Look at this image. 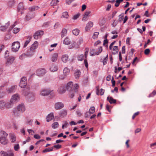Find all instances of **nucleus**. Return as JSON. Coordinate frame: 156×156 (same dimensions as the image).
<instances>
[{
    "label": "nucleus",
    "mask_w": 156,
    "mask_h": 156,
    "mask_svg": "<svg viewBox=\"0 0 156 156\" xmlns=\"http://www.w3.org/2000/svg\"><path fill=\"white\" fill-rule=\"evenodd\" d=\"M20 47V44L19 42H14L12 44V51L16 52L18 51Z\"/></svg>",
    "instance_id": "f257e3e1"
},
{
    "label": "nucleus",
    "mask_w": 156,
    "mask_h": 156,
    "mask_svg": "<svg viewBox=\"0 0 156 156\" xmlns=\"http://www.w3.org/2000/svg\"><path fill=\"white\" fill-rule=\"evenodd\" d=\"M70 72V70L67 67L64 68L63 71V74L59 76V78L62 80H63L66 78Z\"/></svg>",
    "instance_id": "f03ea898"
},
{
    "label": "nucleus",
    "mask_w": 156,
    "mask_h": 156,
    "mask_svg": "<svg viewBox=\"0 0 156 156\" xmlns=\"http://www.w3.org/2000/svg\"><path fill=\"white\" fill-rule=\"evenodd\" d=\"M27 79L25 77H23L20 80V86L21 88L25 87L27 85Z\"/></svg>",
    "instance_id": "7ed1b4c3"
},
{
    "label": "nucleus",
    "mask_w": 156,
    "mask_h": 156,
    "mask_svg": "<svg viewBox=\"0 0 156 156\" xmlns=\"http://www.w3.org/2000/svg\"><path fill=\"white\" fill-rule=\"evenodd\" d=\"M51 91L48 89H43L41 90L40 94L42 96H48L51 93Z\"/></svg>",
    "instance_id": "20e7f679"
},
{
    "label": "nucleus",
    "mask_w": 156,
    "mask_h": 156,
    "mask_svg": "<svg viewBox=\"0 0 156 156\" xmlns=\"http://www.w3.org/2000/svg\"><path fill=\"white\" fill-rule=\"evenodd\" d=\"M5 106L8 108H10L11 107V105H10L9 103H5L3 101H0V109H4Z\"/></svg>",
    "instance_id": "39448f33"
},
{
    "label": "nucleus",
    "mask_w": 156,
    "mask_h": 156,
    "mask_svg": "<svg viewBox=\"0 0 156 156\" xmlns=\"http://www.w3.org/2000/svg\"><path fill=\"white\" fill-rule=\"evenodd\" d=\"M19 98V95L18 94H16L13 95L12 97L10 100V103H9L10 105H11V107L12 105L15 103L16 101Z\"/></svg>",
    "instance_id": "423d86ee"
},
{
    "label": "nucleus",
    "mask_w": 156,
    "mask_h": 156,
    "mask_svg": "<svg viewBox=\"0 0 156 156\" xmlns=\"http://www.w3.org/2000/svg\"><path fill=\"white\" fill-rule=\"evenodd\" d=\"M15 60V57L13 56H11L7 59V61L6 62V65L7 66H9L11 65L13 62Z\"/></svg>",
    "instance_id": "0eeeda50"
},
{
    "label": "nucleus",
    "mask_w": 156,
    "mask_h": 156,
    "mask_svg": "<svg viewBox=\"0 0 156 156\" xmlns=\"http://www.w3.org/2000/svg\"><path fill=\"white\" fill-rule=\"evenodd\" d=\"M44 34V32L42 30H39L35 33L34 35V38L35 39H37L41 35Z\"/></svg>",
    "instance_id": "6e6552de"
},
{
    "label": "nucleus",
    "mask_w": 156,
    "mask_h": 156,
    "mask_svg": "<svg viewBox=\"0 0 156 156\" xmlns=\"http://www.w3.org/2000/svg\"><path fill=\"white\" fill-rule=\"evenodd\" d=\"M2 156H14V154L12 151H9L7 152H5L4 151H2Z\"/></svg>",
    "instance_id": "1a4fd4ad"
},
{
    "label": "nucleus",
    "mask_w": 156,
    "mask_h": 156,
    "mask_svg": "<svg viewBox=\"0 0 156 156\" xmlns=\"http://www.w3.org/2000/svg\"><path fill=\"white\" fill-rule=\"evenodd\" d=\"M64 107V104L61 102H57L55 104V108L56 110L61 109Z\"/></svg>",
    "instance_id": "9d476101"
},
{
    "label": "nucleus",
    "mask_w": 156,
    "mask_h": 156,
    "mask_svg": "<svg viewBox=\"0 0 156 156\" xmlns=\"http://www.w3.org/2000/svg\"><path fill=\"white\" fill-rule=\"evenodd\" d=\"M46 72V70L44 69H39L36 71V74L37 75L41 76L44 75Z\"/></svg>",
    "instance_id": "9b49d317"
},
{
    "label": "nucleus",
    "mask_w": 156,
    "mask_h": 156,
    "mask_svg": "<svg viewBox=\"0 0 156 156\" xmlns=\"http://www.w3.org/2000/svg\"><path fill=\"white\" fill-rule=\"evenodd\" d=\"M66 89L69 91H72L73 90V83L72 81L68 82L66 86Z\"/></svg>",
    "instance_id": "f8f14e48"
},
{
    "label": "nucleus",
    "mask_w": 156,
    "mask_h": 156,
    "mask_svg": "<svg viewBox=\"0 0 156 156\" xmlns=\"http://www.w3.org/2000/svg\"><path fill=\"white\" fill-rule=\"evenodd\" d=\"M17 108L18 111L22 113L24 112L26 110L25 106L23 104H21L17 106Z\"/></svg>",
    "instance_id": "ddd939ff"
},
{
    "label": "nucleus",
    "mask_w": 156,
    "mask_h": 156,
    "mask_svg": "<svg viewBox=\"0 0 156 156\" xmlns=\"http://www.w3.org/2000/svg\"><path fill=\"white\" fill-rule=\"evenodd\" d=\"M93 23L91 21L89 22L87 24L85 28L86 31H87L89 30L90 29L93 27Z\"/></svg>",
    "instance_id": "4468645a"
},
{
    "label": "nucleus",
    "mask_w": 156,
    "mask_h": 156,
    "mask_svg": "<svg viewBox=\"0 0 156 156\" xmlns=\"http://www.w3.org/2000/svg\"><path fill=\"white\" fill-rule=\"evenodd\" d=\"M8 140L7 137L0 136V142L3 145H5L7 144Z\"/></svg>",
    "instance_id": "2eb2a0df"
},
{
    "label": "nucleus",
    "mask_w": 156,
    "mask_h": 156,
    "mask_svg": "<svg viewBox=\"0 0 156 156\" xmlns=\"http://www.w3.org/2000/svg\"><path fill=\"white\" fill-rule=\"evenodd\" d=\"M90 11H86L85 12L83 16L82 19V20L83 21H86L88 20V17L89 15L90 14Z\"/></svg>",
    "instance_id": "dca6fc26"
},
{
    "label": "nucleus",
    "mask_w": 156,
    "mask_h": 156,
    "mask_svg": "<svg viewBox=\"0 0 156 156\" xmlns=\"http://www.w3.org/2000/svg\"><path fill=\"white\" fill-rule=\"evenodd\" d=\"M9 136L10 138V141L12 143H14L16 140V137L14 133H10Z\"/></svg>",
    "instance_id": "f3484780"
},
{
    "label": "nucleus",
    "mask_w": 156,
    "mask_h": 156,
    "mask_svg": "<svg viewBox=\"0 0 156 156\" xmlns=\"http://www.w3.org/2000/svg\"><path fill=\"white\" fill-rule=\"evenodd\" d=\"M38 46V43L37 41H35L32 44L30 48V51H34L36 49Z\"/></svg>",
    "instance_id": "a211bd4d"
},
{
    "label": "nucleus",
    "mask_w": 156,
    "mask_h": 156,
    "mask_svg": "<svg viewBox=\"0 0 156 156\" xmlns=\"http://www.w3.org/2000/svg\"><path fill=\"white\" fill-rule=\"evenodd\" d=\"M54 117V114L53 112H51L48 114L47 116L46 119L47 122H49L52 120Z\"/></svg>",
    "instance_id": "6ab92c4d"
},
{
    "label": "nucleus",
    "mask_w": 156,
    "mask_h": 156,
    "mask_svg": "<svg viewBox=\"0 0 156 156\" xmlns=\"http://www.w3.org/2000/svg\"><path fill=\"white\" fill-rule=\"evenodd\" d=\"M67 115V111L64 110L60 111L59 113V116L60 117L62 118L66 116Z\"/></svg>",
    "instance_id": "aec40b11"
},
{
    "label": "nucleus",
    "mask_w": 156,
    "mask_h": 156,
    "mask_svg": "<svg viewBox=\"0 0 156 156\" xmlns=\"http://www.w3.org/2000/svg\"><path fill=\"white\" fill-rule=\"evenodd\" d=\"M102 50V48L101 47L98 48V51L95 52L93 54H92V51H94V49H92L90 51H91V54L92 55H98L100 54V53H101Z\"/></svg>",
    "instance_id": "412c9836"
},
{
    "label": "nucleus",
    "mask_w": 156,
    "mask_h": 156,
    "mask_svg": "<svg viewBox=\"0 0 156 156\" xmlns=\"http://www.w3.org/2000/svg\"><path fill=\"white\" fill-rule=\"evenodd\" d=\"M66 91V86H61L58 89V92L60 94H63Z\"/></svg>",
    "instance_id": "4be33fe9"
},
{
    "label": "nucleus",
    "mask_w": 156,
    "mask_h": 156,
    "mask_svg": "<svg viewBox=\"0 0 156 156\" xmlns=\"http://www.w3.org/2000/svg\"><path fill=\"white\" fill-rule=\"evenodd\" d=\"M68 56L67 55H63L62 57V60L63 62L66 63L69 60Z\"/></svg>",
    "instance_id": "5701e85b"
},
{
    "label": "nucleus",
    "mask_w": 156,
    "mask_h": 156,
    "mask_svg": "<svg viewBox=\"0 0 156 156\" xmlns=\"http://www.w3.org/2000/svg\"><path fill=\"white\" fill-rule=\"evenodd\" d=\"M58 54L55 53L54 54L51 58V60L53 62H55L57 60L58 57Z\"/></svg>",
    "instance_id": "b1692460"
},
{
    "label": "nucleus",
    "mask_w": 156,
    "mask_h": 156,
    "mask_svg": "<svg viewBox=\"0 0 156 156\" xmlns=\"http://www.w3.org/2000/svg\"><path fill=\"white\" fill-rule=\"evenodd\" d=\"M107 100L111 104H115L116 102V100L114 99L112 97H108L107 98Z\"/></svg>",
    "instance_id": "393cba45"
},
{
    "label": "nucleus",
    "mask_w": 156,
    "mask_h": 156,
    "mask_svg": "<svg viewBox=\"0 0 156 156\" xmlns=\"http://www.w3.org/2000/svg\"><path fill=\"white\" fill-rule=\"evenodd\" d=\"M10 22H8L7 23L5 24V25L2 26L0 28L1 31H5L9 26L10 25Z\"/></svg>",
    "instance_id": "a878e982"
},
{
    "label": "nucleus",
    "mask_w": 156,
    "mask_h": 156,
    "mask_svg": "<svg viewBox=\"0 0 156 156\" xmlns=\"http://www.w3.org/2000/svg\"><path fill=\"white\" fill-rule=\"evenodd\" d=\"M119 51V48L117 46H115L113 47V48L112 50V53L115 55L117 54Z\"/></svg>",
    "instance_id": "bb28decb"
},
{
    "label": "nucleus",
    "mask_w": 156,
    "mask_h": 156,
    "mask_svg": "<svg viewBox=\"0 0 156 156\" xmlns=\"http://www.w3.org/2000/svg\"><path fill=\"white\" fill-rule=\"evenodd\" d=\"M16 86H12L8 90V93H12L14 92L16 88Z\"/></svg>",
    "instance_id": "cd10ccee"
},
{
    "label": "nucleus",
    "mask_w": 156,
    "mask_h": 156,
    "mask_svg": "<svg viewBox=\"0 0 156 156\" xmlns=\"http://www.w3.org/2000/svg\"><path fill=\"white\" fill-rule=\"evenodd\" d=\"M24 8V6L23 5V2H20L18 5L17 10L18 11H20L21 10H23Z\"/></svg>",
    "instance_id": "c85d7f7f"
},
{
    "label": "nucleus",
    "mask_w": 156,
    "mask_h": 156,
    "mask_svg": "<svg viewBox=\"0 0 156 156\" xmlns=\"http://www.w3.org/2000/svg\"><path fill=\"white\" fill-rule=\"evenodd\" d=\"M39 7L37 6H33L29 7L28 9L30 11H34L38 10Z\"/></svg>",
    "instance_id": "c756f323"
},
{
    "label": "nucleus",
    "mask_w": 156,
    "mask_h": 156,
    "mask_svg": "<svg viewBox=\"0 0 156 156\" xmlns=\"http://www.w3.org/2000/svg\"><path fill=\"white\" fill-rule=\"evenodd\" d=\"M104 92L105 90L102 88L101 89L100 91L98 89H97L96 93L98 95H102L104 94Z\"/></svg>",
    "instance_id": "7c9ffc66"
},
{
    "label": "nucleus",
    "mask_w": 156,
    "mask_h": 156,
    "mask_svg": "<svg viewBox=\"0 0 156 156\" xmlns=\"http://www.w3.org/2000/svg\"><path fill=\"white\" fill-rule=\"evenodd\" d=\"M31 38H32V37L31 36H28L27 37V39L28 40H27L25 41V42L24 44V46H23L24 48H25L26 47H27V45L29 43V42L30 41Z\"/></svg>",
    "instance_id": "2f4dec72"
},
{
    "label": "nucleus",
    "mask_w": 156,
    "mask_h": 156,
    "mask_svg": "<svg viewBox=\"0 0 156 156\" xmlns=\"http://www.w3.org/2000/svg\"><path fill=\"white\" fill-rule=\"evenodd\" d=\"M67 31V30L65 28H63L62 29L61 33L62 37H63L66 35Z\"/></svg>",
    "instance_id": "473e14b6"
},
{
    "label": "nucleus",
    "mask_w": 156,
    "mask_h": 156,
    "mask_svg": "<svg viewBox=\"0 0 156 156\" xmlns=\"http://www.w3.org/2000/svg\"><path fill=\"white\" fill-rule=\"evenodd\" d=\"M53 149V147H51V148H46L42 151L43 153H46L48 152L52 151Z\"/></svg>",
    "instance_id": "72a5a7b5"
},
{
    "label": "nucleus",
    "mask_w": 156,
    "mask_h": 156,
    "mask_svg": "<svg viewBox=\"0 0 156 156\" xmlns=\"http://www.w3.org/2000/svg\"><path fill=\"white\" fill-rule=\"evenodd\" d=\"M63 43L66 45H69L70 43V41L69 38L66 37L64 40L63 41Z\"/></svg>",
    "instance_id": "f704fd0d"
},
{
    "label": "nucleus",
    "mask_w": 156,
    "mask_h": 156,
    "mask_svg": "<svg viewBox=\"0 0 156 156\" xmlns=\"http://www.w3.org/2000/svg\"><path fill=\"white\" fill-rule=\"evenodd\" d=\"M0 136L7 137L8 134L5 131L1 130L0 132Z\"/></svg>",
    "instance_id": "c9c22d12"
},
{
    "label": "nucleus",
    "mask_w": 156,
    "mask_h": 156,
    "mask_svg": "<svg viewBox=\"0 0 156 156\" xmlns=\"http://www.w3.org/2000/svg\"><path fill=\"white\" fill-rule=\"evenodd\" d=\"M80 32V30L78 29H75L73 30L72 31L73 34L76 36L78 35Z\"/></svg>",
    "instance_id": "e433bc0d"
},
{
    "label": "nucleus",
    "mask_w": 156,
    "mask_h": 156,
    "mask_svg": "<svg viewBox=\"0 0 156 156\" xmlns=\"http://www.w3.org/2000/svg\"><path fill=\"white\" fill-rule=\"evenodd\" d=\"M57 66L55 65L52 66L50 68V70L52 72H55L57 70Z\"/></svg>",
    "instance_id": "4c0bfd02"
},
{
    "label": "nucleus",
    "mask_w": 156,
    "mask_h": 156,
    "mask_svg": "<svg viewBox=\"0 0 156 156\" xmlns=\"http://www.w3.org/2000/svg\"><path fill=\"white\" fill-rule=\"evenodd\" d=\"M106 23V20L104 18H103L99 21V24L101 26H103Z\"/></svg>",
    "instance_id": "58836bf2"
},
{
    "label": "nucleus",
    "mask_w": 156,
    "mask_h": 156,
    "mask_svg": "<svg viewBox=\"0 0 156 156\" xmlns=\"http://www.w3.org/2000/svg\"><path fill=\"white\" fill-rule=\"evenodd\" d=\"M29 89L27 88L23 90V94L25 96H27L29 94Z\"/></svg>",
    "instance_id": "ea45409f"
},
{
    "label": "nucleus",
    "mask_w": 156,
    "mask_h": 156,
    "mask_svg": "<svg viewBox=\"0 0 156 156\" xmlns=\"http://www.w3.org/2000/svg\"><path fill=\"white\" fill-rule=\"evenodd\" d=\"M59 2L58 0H52L50 3L51 5L55 6Z\"/></svg>",
    "instance_id": "a19ab883"
},
{
    "label": "nucleus",
    "mask_w": 156,
    "mask_h": 156,
    "mask_svg": "<svg viewBox=\"0 0 156 156\" xmlns=\"http://www.w3.org/2000/svg\"><path fill=\"white\" fill-rule=\"evenodd\" d=\"M80 72L79 70H77V72H76L75 73V76L76 78H78L80 77Z\"/></svg>",
    "instance_id": "79ce46f5"
},
{
    "label": "nucleus",
    "mask_w": 156,
    "mask_h": 156,
    "mask_svg": "<svg viewBox=\"0 0 156 156\" xmlns=\"http://www.w3.org/2000/svg\"><path fill=\"white\" fill-rule=\"evenodd\" d=\"M50 23L49 21L45 22L43 24L42 27H44L47 28L49 26Z\"/></svg>",
    "instance_id": "37998d69"
},
{
    "label": "nucleus",
    "mask_w": 156,
    "mask_h": 156,
    "mask_svg": "<svg viewBox=\"0 0 156 156\" xmlns=\"http://www.w3.org/2000/svg\"><path fill=\"white\" fill-rule=\"evenodd\" d=\"M155 95H156V90H154L152 93L149 94L148 95V97L150 98L153 97Z\"/></svg>",
    "instance_id": "c03bdc74"
},
{
    "label": "nucleus",
    "mask_w": 156,
    "mask_h": 156,
    "mask_svg": "<svg viewBox=\"0 0 156 156\" xmlns=\"http://www.w3.org/2000/svg\"><path fill=\"white\" fill-rule=\"evenodd\" d=\"M62 16L65 18H68L69 16L68 13L67 12H63L62 13Z\"/></svg>",
    "instance_id": "a18cd8bd"
},
{
    "label": "nucleus",
    "mask_w": 156,
    "mask_h": 156,
    "mask_svg": "<svg viewBox=\"0 0 156 156\" xmlns=\"http://www.w3.org/2000/svg\"><path fill=\"white\" fill-rule=\"evenodd\" d=\"M14 149L16 151H17L20 149V147L19 144H16L14 146Z\"/></svg>",
    "instance_id": "49530a36"
},
{
    "label": "nucleus",
    "mask_w": 156,
    "mask_h": 156,
    "mask_svg": "<svg viewBox=\"0 0 156 156\" xmlns=\"http://www.w3.org/2000/svg\"><path fill=\"white\" fill-rule=\"evenodd\" d=\"M123 16H124V13H122V14H120L119 16V18L118 19V21L120 23L122 22L123 19Z\"/></svg>",
    "instance_id": "de8ad7c7"
},
{
    "label": "nucleus",
    "mask_w": 156,
    "mask_h": 156,
    "mask_svg": "<svg viewBox=\"0 0 156 156\" xmlns=\"http://www.w3.org/2000/svg\"><path fill=\"white\" fill-rule=\"evenodd\" d=\"M123 0H116V3L115 5V6L116 7H117L119 6V5L120 3L122 2L123 1Z\"/></svg>",
    "instance_id": "09e8293b"
},
{
    "label": "nucleus",
    "mask_w": 156,
    "mask_h": 156,
    "mask_svg": "<svg viewBox=\"0 0 156 156\" xmlns=\"http://www.w3.org/2000/svg\"><path fill=\"white\" fill-rule=\"evenodd\" d=\"M108 55H107L106 57L105 58H104L103 61V65H105L107 63V62L108 60Z\"/></svg>",
    "instance_id": "8fccbe9b"
},
{
    "label": "nucleus",
    "mask_w": 156,
    "mask_h": 156,
    "mask_svg": "<svg viewBox=\"0 0 156 156\" xmlns=\"http://www.w3.org/2000/svg\"><path fill=\"white\" fill-rule=\"evenodd\" d=\"M83 55L82 54L79 55L77 57V59L79 61H82L83 59Z\"/></svg>",
    "instance_id": "3c124183"
},
{
    "label": "nucleus",
    "mask_w": 156,
    "mask_h": 156,
    "mask_svg": "<svg viewBox=\"0 0 156 156\" xmlns=\"http://www.w3.org/2000/svg\"><path fill=\"white\" fill-rule=\"evenodd\" d=\"M34 51H30H30H29L27 53V55L29 57L32 56L34 54Z\"/></svg>",
    "instance_id": "603ef678"
},
{
    "label": "nucleus",
    "mask_w": 156,
    "mask_h": 156,
    "mask_svg": "<svg viewBox=\"0 0 156 156\" xmlns=\"http://www.w3.org/2000/svg\"><path fill=\"white\" fill-rule=\"evenodd\" d=\"M89 112L91 114H92L94 113L95 112V108L93 106L91 107L90 110Z\"/></svg>",
    "instance_id": "864d4df0"
},
{
    "label": "nucleus",
    "mask_w": 156,
    "mask_h": 156,
    "mask_svg": "<svg viewBox=\"0 0 156 156\" xmlns=\"http://www.w3.org/2000/svg\"><path fill=\"white\" fill-rule=\"evenodd\" d=\"M20 30L19 28H15L13 29V32L14 34H16L20 31Z\"/></svg>",
    "instance_id": "5fc2aeb1"
},
{
    "label": "nucleus",
    "mask_w": 156,
    "mask_h": 156,
    "mask_svg": "<svg viewBox=\"0 0 156 156\" xmlns=\"http://www.w3.org/2000/svg\"><path fill=\"white\" fill-rule=\"evenodd\" d=\"M98 32H95L94 33L93 35V38L94 39H96L98 37V36L99 34Z\"/></svg>",
    "instance_id": "6e6d98bb"
},
{
    "label": "nucleus",
    "mask_w": 156,
    "mask_h": 156,
    "mask_svg": "<svg viewBox=\"0 0 156 156\" xmlns=\"http://www.w3.org/2000/svg\"><path fill=\"white\" fill-rule=\"evenodd\" d=\"M33 120L32 119H27V123L29 124V126H31L32 124Z\"/></svg>",
    "instance_id": "4d7b16f0"
},
{
    "label": "nucleus",
    "mask_w": 156,
    "mask_h": 156,
    "mask_svg": "<svg viewBox=\"0 0 156 156\" xmlns=\"http://www.w3.org/2000/svg\"><path fill=\"white\" fill-rule=\"evenodd\" d=\"M53 147V148H55L57 149H59L62 148V145L60 144H58L56 145H54Z\"/></svg>",
    "instance_id": "13d9d810"
},
{
    "label": "nucleus",
    "mask_w": 156,
    "mask_h": 156,
    "mask_svg": "<svg viewBox=\"0 0 156 156\" xmlns=\"http://www.w3.org/2000/svg\"><path fill=\"white\" fill-rule=\"evenodd\" d=\"M73 90H74L76 92L77 91V90L78 89L79 86L77 84H75V85L74 86H73Z\"/></svg>",
    "instance_id": "bf43d9fd"
},
{
    "label": "nucleus",
    "mask_w": 156,
    "mask_h": 156,
    "mask_svg": "<svg viewBox=\"0 0 156 156\" xmlns=\"http://www.w3.org/2000/svg\"><path fill=\"white\" fill-rule=\"evenodd\" d=\"M118 23L117 21L115 20L114 21L113 23L112 24V27H115Z\"/></svg>",
    "instance_id": "052dcab7"
},
{
    "label": "nucleus",
    "mask_w": 156,
    "mask_h": 156,
    "mask_svg": "<svg viewBox=\"0 0 156 156\" xmlns=\"http://www.w3.org/2000/svg\"><path fill=\"white\" fill-rule=\"evenodd\" d=\"M150 50L149 49H148V48L146 49L144 51V54L146 55H148L149 54V53H150Z\"/></svg>",
    "instance_id": "680f3d73"
},
{
    "label": "nucleus",
    "mask_w": 156,
    "mask_h": 156,
    "mask_svg": "<svg viewBox=\"0 0 156 156\" xmlns=\"http://www.w3.org/2000/svg\"><path fill=\"white\" fill-rule=\"evenodd\" d=\"M139 112H137L135 113L133 115L132 117V119H134L136 116H137L139 115Z\"/></svg>",
    "instance_id": "e2e57ef3"
},
{
    "label": "nucleus",
    "mask_w": 156,
    "mask_h": 156,
    "mask_svg": "<svg viewBox=\"0 0 156 156\" xmlns=\"http://www.w3.org/2000/svg\"><path fill=\"white\" fill-rule=\"evenodd\" d=\"M59 126L58 123V122H54L52 124V127H58Z\"/></svg>",
    "instance_id": "0e129e2a"
},
{
    "label": "nucleus",
    "mask_w": 156,
    "mask_h": 156,
    "mask_svg": "<svg viewBox=\"0 0 156 156\" xmlns=\"http://www.w3.org/2000/svg\"><path fill=\"white\" fill-rule=\"evenodd\" d=\"M91 114L90 112H87L85 115V117L87 118Z\"/></svg>",
    "instance_id": "69168bd1"
},
{
    "label": "nucleus",
    "mask_w": 156,
    "mask_h": 156,
    "mask_svg": "<svg viewBox=\"0 0 156 156\" xmlns=\"http://www.w3.org/2000/svg\"><path fill=\"white\" fill-rule=\"evenodd\" d=\"M34 137L37 139H39L41 138L40 136L38 134H35L34 135Z\"/></svg>",
    "instance_id": "338daca9"
},
{
    "label": "nucleus",
    "mask_w": 156,
    "mask_h": 156,
    "mask_svg": "<svg viewBox=\"0 0 156 156\" xmlns=\"http://www.w3.org/2000/svg\"><path fill=\"white\" fill-rule=\"evenodd\" d=\"M25 18L28 21L31 19V17L30 15H27L26 16Z\"/></svg>",
    "instance_id": "774afa93"
}]
</instances>
